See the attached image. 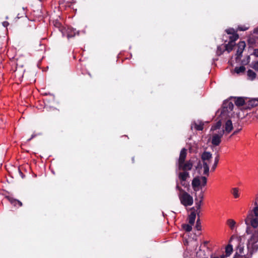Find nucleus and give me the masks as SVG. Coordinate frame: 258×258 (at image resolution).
Segmentation results:
<instances>
[{"label": "nucleus", "mask_w": 258, "mask_h": 258, "mask_svg": "<svg viewBox=\"0 0 258 258\" xmlns=\"http://www.w3.org/2000/svg\"><path fill=\"white\" fill-rule=\"evenodd\" d=\"M37 108L38 109L42 110V111H44V109H46V111H47V104L44 99L42 101H39Z\"/></svg>", "instance_id": "f3484780"}, {"label": "nucleus", "mask_w": 258, "mask_h": 258, "mask_svg": "<svg viewBox=\"0 0 258 258\" xmlns=\"http://www.w3.org/2000/svg\"><path fill=\"white\" fill-rule=\"evenodd\" d=\"M195 210L194 207H192V208H191V210Z\"/></svg>", "instance_id": "de8ad7c7"}, {"label": "nucleus", "mask_w": 258, "mask_h": 258, "mask_svg": "<svg viewBox=\"0 0 258 258\" xmlns=\"http://www.w3.org/2000/svg\"><path fill=\"white\" fill-rule=\"evenodd\" d=\"M224 104H228L227 107H229V109H230L231 110H232L233 109V104L232 102H226L224 103Z\"/></svg>", "instance_id": "f704fd0d"}, {"label": "nucleus", "mask_w": 258, "mask_h": 258, "mask_svg": "<svg viewBox=\"0 0 258 258\" xmlns=\"http://www.w3.org/2000/svg\"><path fill=\"white\" fill-rule=\"evenodd\" d=\"M19 172H20L22 175H23V173H22L20 169H19Z\"/></svg>", "instance_id": "a18cd8bd"}, {"label": "nucleus", "mask_w": 258, "mask_h": 258, "mask_svg": "<svg viewBox=\"0 0 258 258\" xmlns=\"http://www.w3.org/2000/svg\"><path fill=\"white\" fill-rule=\"evenodd\" d=\"M247 227L258 229V217H253L252 214H249L245 219Z\"/></svg>", "instance_id": "39448f33"}, {"label": "nucleus", "mask_w": 258, "mask_h": 258, "mask_svg": "<svg viewBox=\"0 0 258 258\" xmlns=\"http://www.w3.org/2000/svg\"><path fill=\"white\" fill-rule=\"evenodd\" d=\"M255 205L256 206L253 209V217H258V206H257V202H255L254 203Z\"/></svg>", "instance_id": "c756f323"}, {"label": "nucleus", "mask_w": 258, "mask_h": 258, "mask_svg": "<svg viewBox=\"0 0 258 258\" xmlns=\"http://www.w3.org/2000/svg\"><path fill=\"white\" fill-rule=\"evenodd\" d=\"M204 243H205V244H207V243H208V242H207V241H205V242H204Z\"/></svg>", "instance_id": "09e8293b"}, {"label": "nucleus", "mask_w": 258, "mask_h": 258, "mask_svg": "<svg viewBox=\"0 0 258 258\" xmlns=\"http://www.w3.org/2000/svg\"><path fill=\"white\" fill-rule=\"evenodd\" d=\"M204 199V195L203 192H201L198 195V197L195 198V201H197L196 203V207L197 210H199L201 208V206Z\"/></svg>", "instance_id": "2eb2a0df"}, {"label": "nucleus", "mask_w": 258, "mask_h": 258, "mask_svg": "<svg viewBox=\"0 0 258 258\" xmlns=\"http://www.w3.org/2000/svg\"><path fill=\"white\" fill-rule=\"evenodd\" d=\"M219 155L217 154V156H216V157L215 158L214 163L212 167V170L213 171H214L215 169L216 168L217 166L218 163V162H219Z\"/></svg>", "instance_id": "bb28decb"}, {"label": "nucleus", "mask_w": 258, "mask_h": 258, "mask_svg": "<svg viewBox=\"0 0 258 258\" xmlns=\"http://www.w3.org/2000/svg\"><path fill=\"white\" fill-rule=\"evenodd\" d=\"M224 45H221L220 46H218L217 50V54L218 55H221L223 52L225 50Z\"/></svg>", "instance_id": "393cba45"}, {"label": "nucleus", "mask_w": 258, "mask_h": 258, "mask_svg": "<svg viewBox=\"0 0 258 258\" xmlns=\"http://www.w3.org/2000/svg\"><path fill=\"white\" fill-rule=\"evenodd\" d=\"M179 199L180 203L185 207L191 206L193 204V198L187 192H182V194H178Z\"/></svg>", "instance_id": "20e7f679"}, {"label": "nucleus", "mask_w": 258, "mask_h": 258, "mask_svg": "<svg viewBox=\"0 0 258 258\" xmlns=\"http://www.w3.org/2000/svg\"><path fill=\"white\" fill-rule=\"evenodd\" d=\"M196 214L195 211L192 212L189 216V223L192 225L195 221Z\"/></svg>", "instance_id": "aec40b11"}, {"label": "nucleus", "mask_w": 258, "mask_h": 258, "mask_svg": "<svg viewBox=\"0 0 258 258\" xmlns=\"http://www.w3.org/2000/svg\"><path fill=\"white\" fill-rule=\"evenodd\" d=\"M246 46L245 43L244 41H240L237 44V50L236 51V59L237 61L238 59H240L241 56L242 55V53L243 52V50L244 49Z\"/></svg>", "instance_id": "6e6552de"}, {"label": "nucleus", "mask_w": 258, "mask_h": 258, "mask_svg": "<svg viewBox=\"0 0 258 258\" xmlns=\"http://www.w3.org/2000/svg\"><path fill=\"white\" fill-rule=\"evenodd\" d=\"M225 130H221V131H224V134H229L233 128L232 121L230 119H228L224 125Z\"/></svg>", "instance_id": "9d476101"}, {"label": "nucleus", "mask_w": 258, "mask_h": 258, "mask_svg": "<svg viewBox=\"0 0 258 258\" xmlns=\"http://www.w3.org/2000/svg\"><path fill=\"white\" fill-rule=\"evenodd\" d=\"M9 202L10 203L14 206L15 207H16L17 205L18 207H22L23 204L22 203L19 201L18 200L15 199L11 196H7L5 197Z\"/></svg>", "instance_id": "9b49d317"}, {"label": "nucleus", "mask_w": 258, "mask_h": 258, "mask_svg": "<svg viewBox=\"0 0 258 258\" xmlns=\"http://www.w3.org/2000/svg\"><path fill=\"white\" fill-rule=\"evenodd\" d=\"M201 222H200V218H199L197 220V222H196V229L198 230H201Z\"/></svg>", "instance_id": "473e14b6"}, {"label": "nucleus", "mask_w": 258, "mask_h": 258, "mask_svg": "<svg viewBox=\"0 0 258 258\" xmlns=\"http://www.w3.org/2000/svg\"><path fill=\"white\" fill-rule=\"evenodd\" d=\"M183 229L187 232H190L192 230V225L189 224H184L182 226Z\"/></svg>", "instance_id": "c85d7f7f"}, {"label": "nucleus", "mask_w": 258, "mask_h": 258, "mask_svg": "<svg viewBox=\"0 0 258 258\" xmlns=\"http://www.w3.org/2000/svg\"><path fill=\"white\" fill-rule=\"evenodd\" d=\"M192 186L195 191H197L199 189V186L201 185V179L199 177H195L192 181Z\"/></svg>", "instance_id": "4468645a"}, {"label": "nucleus", "mask_w": 258, "mask_h": 258, "mask_svg": "<svg viewBox=\"0 0 258 258\" xmlns=\"http://www.w3.org/2000/svg\"><path fill=\"white\" fill-rule=\"evenodd\" d=\"M253 54L256 56V57H258V49H255L253 51Z\"/></svg>", "instance_id": "ea45409f"}, {"label": "nucleus", "mask_w": 258, "mask_h": 258, "mask_svg": "<svg viewBox=\"0 0 258 258\" xmlns=\"http://www.w3.org/2000/svg\"><path fill=\"white\" fill-rule=\"evenodd\" d=\"M226 32H227V33L228 34L232 35L233 34H236L234 32V30L233 29H227V30H226Z\"/></svg>", "instance_id": "c9c22d12"}, {"label": "nucleus", "mask_w": 258, "mask_h": 258, "mask_svg": "<svg viewBox=\"0 0 258 258\" xmlns=\"http://www.w3.org/2000/svg\"><path fill=\"white\" fill-rule=\"evenodd\" d=\"M245 71V68L244 66H240L239 67H236L234 69L235 72L236 73L238 74H240L241 73H243V72H244Z\"/></svg>", "instance_id": "a878e982"}, {"label": "nucleus", "mask_w": 258, "mask_h": 258, "mask_svg": "<svg viewBox=\"0 0 258 258\" xmlns=\"http://www.w3.org/2000/svg\"><path fill=\"white\" fill-rule=\"evenodd\" d=\"M232 244L231 243H229L228 245L226 246L225 249L226 256H229L233 251Z\"/></svg>", "instance_id": "6ab92c4d"}, {"label": "nucleus", "mask_w": 258, "mask_h": 258, "mask_svg": "<svg viewBox=\"0 0 258 258\" xmlns=\"http://www.w3.org/2000/svg\"><path fill=\"white\" fill-rule=\"evenodd\" d=\"M246 232L247 234L251 235L248 240L247 248L250 255H251L258 249V244H256L258 242V229L247 227Z\"/></svg>", "instance_id": "f257e3e1"}, {"label": "nucleus", "mask_w": 258, "mask_h": 258, "mask_svg": "<svg viewBox=\"0 0 258 258\" xmlns=\"http://www.w3.org/2000/svg\"><path fill=\"white\" fill-rule=\"evenodd\" d=\"M186 155V149H185V148L182 149L180 153V155L178 161V165L179 164H182V162H185Z\"/></svg>", "instance_id": "ddd939ff"}, {"label": "nucleus", "mask_w": 258, "mask_h": 258, "mask_svg": "<svg viewBox=\"0 0 258 258\" xmlns=\"http://www.w3.org/2000/svg\"><path fill=\"white\" fill-rule=\"evenodd\" d=\"M32 138H31L30 139H28V141H30V140H31V139H32Z\"/></svg>", "instance_id": "8fccbe9b"}, {"label": "nucleus", "mask_w": 258, "mask_h": 258, "mask_svg": "<svg viewBox=\"0 0 258 258\" xmlns=\"http://www.w3.org/2000/svg\"><path fill=\"white\" fill-rule=\"evenodd\" d=\"M204 123L200 120L195 121L191 124V128L194 127L197 131H202L203 130Z\"/></svg>", "instance_id": "f8f14e48"}, {"label": "nucleus", "mask_w": 258, "mask_h": 258, "mask_svg": "<svg viewBox=\"0 0 258 258\" xmlns=\"http://www.w3.org/2000/svg\"><path fill=\"white\" fill-rule=\"evenodd\" d=\"M222 125V122L220 120L218 121L214 125H212L211 128V131H215L217 129H219Z\"/></svg>", "instance_id": "4be33fe9"}, {"label": "nucleus", "mask_w": 258, "mask_h": 258, "mask_svg": "<svg viewBox=\"0 0 258 258\" xmlns=\"http://www.w3.org/2000/svg\"><path fill=\"white\" fill-rule=\"evenodd\" d=\"M8 24V23L7 22H4L3 23V25L5 27H7Z\"/></svg>", "instance_id": "37998d69"}, {"label": "nucleus", "mask_w": 258, "mask_h": 258, "mask_svg": "<svg viewBox=\"0 0 258 258\" xmlns=\"http://www.w3.org/2000/svg\"><path fill=\"white\" fill-rule=\"evenodd\" d=\"M200 178L201 179V182H202V186H205L207 184V178L205 176H202L200 177Z\"/></svg>", "instance_id": "7c9ffc66"}, {"label": "nucleus", "mask_w": 258, "mask_h": 258, "mask_svg": "<svg viewBox=\"0 0 258 258\" xmlns=\"http://www.w3.org/2000/svg\"><path fill=\"white\" fill-rule=\"evenodd\" d=\"M234 45H235V43H233L231 42H229L228 44H225L224 46L225 50H226L228 52H229L233 49Z\"/></svg>", "instance_id": "412c9836"}, {"label": "nucleus", "mask_w": 258, "mask_h": 258, "mask_svg": "<svg viewBox=\"0 0 258 258\" xmlns=\"http://www.w3.org/2000/svg\"><path fill=\"white\" fill-rule=\"evenodd\" d=\"M232 194L234 196L235 198H237L239 197V194H238V189L237 188H234L232 189Z\"/></svg>", "instance_id": "2f4dec72"}, {"label": "nucleus", "mask_w": 258, "mask_h": 258, "mask_svg": "<svg viewBox=\"0 0 258 258\" xmlns=\"http://www.w3.org/2000/svg\"><path fill=\"white\" fill-rule=\"evenodd\" d=\"M227 223L232 230L234 228L236 225L235 221L233 219H228L227 221Z\"/></svg>", "instance_id": "5701e85b"}, {"label": "nucleus", "mask_w": 258, "mask_h": 258, "mask_svg": "<svg viewBox=\"0 0 258 258\" xmlns=\"http://www.w3.org/2000/svg\"><path fill=\"white\" fill-rule=\"evenodd\" d=\"M245 101L242 97H237L235 98V104L238 106H241L244 104Z\"/></svg>", "instance_id": "a211bd4d"}, {"label": "nucleus", "mask_w": 258, "mask_h": 258, "mask_svg": "<svg viewBox=\"0 0 258 258\" xmlns=\"http://www.w3.org/2000/svg\"><path fill=\"white\" fill-rule=\"evenodd\" d=\"M212 154L207 151L204 152L201 155V159L203 162L204 174L209 175V165L211 162Z\"/></svg>", "instance_id": "f03ea898"}, {"label": "nucleus", "mask_w": 258, "mask_h": 258, "mask_svg": "<svg viewBox=\"0 0 258 258\" xmlns=\"http://www.w3.org/2000/svg\"><path fill=\"white\" fill-rule=\"evenodd\" d=\"M240 240H241L240 238L235 237L233 235L231 237L229 242L232 243L234 241H236V243L238 244L237 248L239 250V252L240 254H244V253H243L244 247H243V246H241L240 245Z\"/></svg>", "instance_id": "1a4fd4ad"}, {"label": "nucleus", "mask_w": 258, "mask_h": 258, "mask_svg": "<svg viewBox=\"0 0 258 258\" xmlns=\"http://www.w3.org/2000/svg\"><path fill=\"white\" fill-rule=\"evenodd\" d=\"M247 76L251 80L254 79L256 77V74L253 71L249 70L247 71Z\"/></svg>", "instance_id": "cd10ccee"}, {"label": "nucleus", "mask_w": 258, "mask_h": 258, "mask_svg": "<svg viewBox=\"0 0 258 258\" xmlns=\"http://www.w3.org/2000/svg\"><path fill=\"white\" fill-rule=\"evenodd\" d=\"M239 38V36L237 34H233L231 36H229V42H231L233 43H235V41L237 40Z\"/></svg>", "instance_id": "b1692460"}, {"label": "nucleus", "mask_w": 258, "mask_h": 258, "mask_svg": "<svg viewBox=\"0 0 258 258\" xmlns=\"http://www.w3.org/2000/svg\"><path fill=\"white\" fill-rule=\"evenodd\" d=\"M176 188L179 191V194H182V192H185V191L182 189L178 185H177L176 186Z\"/></svg>", "instance_id": "4c0bfd02"}, {"label": "nucleus", "mask_w": 258, "mask_h": 258, "mask_svg": "<svg viewBox=\"0 0 258 258\" xmlns=\"http://www.w3.org/2000/svg\"><path fill=\"white\" fill-rule=\"evenodd\" d=\"M211 258H220L219 256L216 255L215 254H212L211 256Z\"/></svg>", "instance_id": "a19ab883"}, {"label": "nucleus", "mask_w": 258, "mask_h": 258, "mask_svg": "<svg viewBox=\"0 0 258 258\" xmlns=\"http://www.w3.org/2000/svg\"><path fill=\"white\" fill-rule=\"evenodd\" d=\"M252 68L256 71L258 72V61L253 63Z\"/></svg>", "instance_id": "e433bc0d"}, {"label": "nucleus", "mask_w": 258, "mask_h": 258, "mask_svg": "<svg viewBox=\"0 0 258 258\" xmlns=\"http://www.w3.org/2000/svg\"><path fill=\"white\" fill-rule=\"evenodd\" d=\"M189 177V174L187 171H182L178 174V178L182 181H185Z\"/></svg>", "instance_id": "dca6fc26"}, {"label": "nucleus", "mask_w": 258, "mask_h": 258, "mask_svg": "<svg viewBox=\"0 0 258 258\" xmlns=\"http://www.w3.org/2000/svg\"><path fill=\"white\" fill-rule=\"evenodd\" d=\"M250 105L252 106H255L258 105V100L254 99L250 101Z\"/></svg>", "instance_id": "72a5a7b5"}, {"label": "nucleus", "mask_w": 258, "mask_h": 258, "mask_svg": "<svg viewBox=\"0 0 258 258\" xmlns=\"http://www.w3.org/2000/svg\"><path fill=\"white\" fill-rule=\"evenodd\" d=\"M247 29V28L246 27H238V30H240V31H245Z\"/></svg>", "instance_id": "58836bf2"}, {"label": "nucleus", "mask_w": 258, "mask_h": 258, "mask_svg": "<svg viewBox=\"0 0 258 258\" xmlns=\"http://www.w3.org/2000/svg\"><path fill=\"white\" fill-rule=\"evenodd\" d=\"M225 257H226V254L225 255L222 254L221 255H220V256L219 257L220 258H225Z\"/></svg>", "instance_id": "c03bdc74"}, {"label": "nucleus", "mask_w": 258, "mask_h": 258, "mask_svg": "<svg viewBox=\"0 0 258 258\" xmlns=\"http://www.w3.org/2000/svg\"><path fill=\"white\" fill-rule=\"evenodd\" d=\"M54 27L57 29L59 31V36L63 37L65 35H67L68 38L74 36L71 33L72 30L68 28L67 29L61 25L60 22L57 20L53 21V22Z\"/></svg>", "instance_id": "7ed1b4c3"}, {"label": "nucleus", "mask_w": 258, "mask_h": 258, "mask_svg": "<svg viewBox=\"0 0 258 258\" xmlns=\"http://www.w3.org/2000/svg\"><path fill=\"white\" fill-rule=\"evenodd\" d=\"M224 134V131H220L218 133H214L212 135L211 143L215 146H218L221 142V138Z\"/></svg>", "instance_id": "423d86ee"}, {"label": "nucleus", "mask_w": 258, "mask_h": 258, "mask_svg": "<svg viewBox=\"0 0 258 258\" xmlns=\"http://www.w3.org/2000/svg\"><path fill=\"white\" fill-rule=\"evenodd\" d=\"M193 166V163L191 160L182 162V164L178 165V169L182 171H187L190 170Z\"/></svg>", "instance_id": "0eeeda50"}, {"label": "nucleus", "mask_w": 258, "mask_h": 258, "mask_svg": "<svg viewBox=\"0 0 258 258\" xmlns=\"http://www.w3.org/2000/svg\"><path fill=\"white\" fill-rule=\"evenodd\" d=\"M43 94L45 96H47L48 94L47 93H44Z\"/></svg>", "instance_id": "49530a36"}, {"label": "nucleus", "mask_w": 258, "mask_h": 258, "mask_svg": "<svg viewBox=\"0 0 258 258\" xmlns=\"http://www.w3.org/2000/svg\"><path fill=\"white\" fill-rule=\"evenodd\" d=\"M239 131H240V130H236V131H234L232 135H236V134H237L239 132Z\"/></svg>", "instance_id": "79ce46f5"}]
</instances>
